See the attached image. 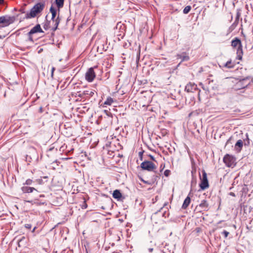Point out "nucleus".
<instances>
[{"instance_id": "nucleus-20", "label": "nucleus", "mask_w": 253, "mask_h": 253, "mask_svg": "<svg viewBox=\"0 0 253 253\" xmlns=\"http://www.w3.org/2000/svg\"><path fill=\"white\" fill-rule=\"evenodd\" d=\"M64 0H55L56 4L58 8L63 7Z\"/></svg>"}, {"instance_id": "nucleus-44", "label": "nucleus", "mask_w": 253, "mask_h": 253, "mask_svg": "<svg viewBox=\"0 0 253 253\" xmlns=\"http://www.w3.org/2000/svg\"><path fill=\"white\" fill-rule=\"evenodd\" d=\"M237 146V142L235 144V147H236Z\"/></svg>"}, {"instance_id": "nucleus-21", "label": "nucleus", "mask_w": 253, "mask_h": 253, "mask_svg": "<svg viewBox=\"0 0 253 253\" xmlns=\"http://www.w3.org/2000/svg\"><path fill=\"white\" fill-rule=\"evenodd\" d=\"M235 64L231 62V61H229L227 62L224 66L228 68H231L234 66Z\"/></svg>"}, {"instance_id": "nucleus-5", "label": "nucleus", "mask_w": 253, "mask_h": 253, "mask_svg": "<svg viewBox=\"0 0 253 253\" xmlns=\"http://www.w3.org/2000/svg\"><path fill=\"white\" fill-rule=\"evenodd\" d=\"M141 168L144 170H147L149 171H155L156 169L155 165L151 161H144L141 164Z\"/></svg>"}, {"instance_id": "nucleus-41", "label": "nucleus", "mask_w": 253, "mask_h": 253, "mask_svg": "<svg viewBox=\"0 0 253 253\" xmlns=\"http://www.w3.org/2000/svg\"><path fill=\"white\" fill-rule=\"evenodd\" d=\"M40 112H42V107H41L40 108Z\"/></svg>"}, {"instance_id": "nucleus-48", "label": "nucleus", "mask_w": 253, "mask_h": 253, "mask_svg": "<svg viewBox=\"0 0 253 253\" xmlns=\"http://www.w3.org/2000/svg\"><path fill=\"white\" fill-rule=\"evenodd\" d=\"M100 70V73H102L101 70Z\"/></svg>"}, {"instance_id": "nucleus-11", "label": "nucleus", "mask_w": 253, "mask_h": 253, "mask_svg": "<svg viewBox=\"0 0 253 253\" xmlns=\"http://www.w3.org/2000/svg\"><path fill=\"white\" fill-rule=\"evenodd\" d=\"M197 89V85L194 83H189L185 86V90L187 92H193Z\"/></svg>"}, {"instance_id": "nucleus-47", "label": "nucleus", "mask_w": 253, "mask_h": 253, "mask_svg": "<svg viewBox=\"0 0 253 253\" xmlns=\"http://www.w3.org/2000/svg\"><path fill=\"white\" fill-rule=\"evenodd\" d=\"M167 205V203H165L164 205V206H166Z\"/></svg>"}, {"instance_id": "nucleus-12", "label": "nucleus", "mask_w": 253, "mask_h": 253, "mask_svg": "<svg viewBox=\"0 0 253 253\" xmlns=\"http://www.w3.org/2000/svg\"><path fill=\"white\" fill-rule=\"evenodd\" d=\"M191 199L189 196H187L184 200L182 208L183 209H186L190 203Z\"/></svg>"}, {"instance_id": "nucleus-25", "label": "nucleus", "mask_w": 253, "mask_h": 253, "mask_svg": "<svg viewBox=\"0 0 253 253\" xmlns=\"http://www.w3.org/2000/svg\"><path fill=\"white\" fill-rule=\"evenodd\" d=\"M237 80L236 78H231L229 79L228 82L229 84L231 83H237Z\"/></svg>"}, {"instance_id": "nucleus-6", "label": "nucleus", "mask_w": 253, "mask_h": 253, "mask_svg": "<svg viewBox=\"0 0 253 253\" xmlns=\"http://www.w3.org/2000/svg\"><path fill=\"white\" fill-rule=\"evenodd\" d=\"M223 162L227 167L231 168L235 167L236 164L235 158L228 154L224 156Z\"/></svg>"}, {"instance_id": "nucleus-35", "label": "nucleus", "mask_w": 253, "mask_h": 253, "mask_svg": "<svg viewBox=\"0 0 253 253\" xmlns=\"http://www.w3.org/2000/svg\"><path fill=\"white\" fill-rule=\"evenodd\" d=\"M87 208V204L84 202V204L82 206L83 209H86Z\"/></svg>"}, {"instance_id": "nucleus-49", "label": "nucleus", "mask_w": 253, "mask_h": 253, "mask_svg": "<svg viewBox=\"0 0 253 253\" xmlns=\"http://www.w3.org/2000/svg\"><path fill=\"white\" fill-rule=\"evenodd\" d=\"M27 202H29V203H30V201H27Z\"/></svg>"}, {"instance_id": "nucleus-17", "label": "nucleus", "mask_w": 253, "mask_h": 253, "mask_svg": "<svg viewBox=\"0 0 253 253\" xmlns=\"http://www.w3.org/2000/svg\"><path fill=\"white\" fill-rule=\"evenodd\" d=\"M114 102V100L111 97H108L106 100L104 102L103 107H104V105H111Z\"/></svg>"}, {"instance_id": "nucleus-18", "label": "nucleus", "mask_w": 253, "mask_h": 253, "mask_svg": "<svg viewBox=\"0 0 253 253\" xmlns=\"http://www.w3.org/2000/svg\"><path fill=\"white\" fill-rule=\"evenodd\" d=\"M208 204L205 200L202 201L201 203L199 205V207L203 210H206L208 208Z\"/></svg>"}, {"instance_id": "nucleus-7", "label": "nucleus", "mask_w": 253, "mask_h": 253, "mask_svg": "<svg viewBox=\"0 0 253 253\" xmlns=\"http://www.w3.org/2000/svg\"><path fill=\"white\" fill-rule=\"evenodd\" d=\"M201 182L200 184V188L202 190H204L208 188L209 186L207 175L206 171L203 170L202 171V177L201 178Z\"/></svg>"}, {"instance_id": "nucleus-50", "label": "nucleus", "mask_w": 253, "mask_h": 253, "mask_svg": "<svg viewBox=\"0 0 253 253\" xmlns=\"http://www.w3.org/2000/svg\"><path fill=\"white\" fill-rule=\"evenodd\" d=\"M232 188H233V187H231V188H230V189L231 190V189H232Z\"/></svg>"}, {"instance_id": "nucleus-31", "label": "nucleus", "mask_w": 253, "mask_h": 253, "mask_svg": "<svg viewBox=\"0 0 253 253\" xmlns=\"http://www.w3.org/2000/svg\"><path fill=\"white\" fill-rule=\"evenodd\" d=\"M25 227L27 229H31L32 227V225L30 224H26L25 225Z\"/></svg>"}, {"instance_id": "nucleus-30", "label": "nucleus", "mask_w": 253, "mask_h": 253, "mask_svg": "<svg viewBox=\"0 0 253 253\" xmlns=\"http://www.w3.org/2000/svg\"><path fill=\"white\" fill-rule=\"evenodd\" d=\"M32 182V180L31 179H28L26 181L25 184L27 185H30Z\"/></svg>"}, {"instance_id": "nucleus-14", "label": "nucleus", "mask_w": 253, "mask_h": 253, "mask_svg": "<svg viewBox=\"0 0 253 253\" xmlns=\"http://www.w3.org/2000/svg\"><path fill=\"white\" fill-rule=\"evenodd\" d=\"M122 197V194L118 190H115L113 193V197L114 199H120Z\"/></svg>"}, {"instance_id": "nucleus-32", "label": "nucleus", "mask_w": 253, "mask_h": 253, "mask_svg": "<svg viewBox=\"0 0 253 253\" xmlns=\"http://www.w3.org/2000/svg\"><path fill=\"white\" fill-rule=\"evenodd\" d=\"M28 35V39H29V40L31 41V42H33V38L32 37V35Z\"/></svg>"}, {"instance_id": "nucleus-43", "label": "nucleus", "mask_w": 253, "mask_h": 253, "mask_svg": "<svg viewBox=\"0 0 253 253\" xmlns=\"http://www.w3.org/2000/svg\"><path fill=\"white\" fill-rule=\"evenodd\" d=\"M237 14L236 15V17H235V22L237 21Z\"/></svg>"}, {"instance_id": "nucleus-37", "label": "nucleus", "mask_w": 253, "mask_h": 253, "mask_svg": "<svg viewBox=\"0 0 253 253\" xmlns=\"http://www.w3.org/2000/svg\"><path fill=\"white\" fill-rule=\"evenodd\" d=\"M242 58V56L240 54H238V60H241Z\"/></svg>"}, {"instance_id": "nucleus-8", "label": "nucleus", "mask_w": 253, "mask_h": 253, "mask_svg": "<svg viewBox=\"0 0 253 253\" xmlns=\"http://www.w3.org/2000/svg\"><path fill=\"white\" fill-rule=\"evenodd\" d=\"M242 140H238V152L241 150L243 145L248 146L250 144V139L247 133L245 134V137H242Z\"/></svg>"}, {"instance_id": "nucleus-33", "label": "nucleus", "mask_w": 253, "mask_h": 253, "mask_svg": "<svg viewBox=\"0 0 253 253\" xmlns=\"http://www.w3.org/2000/svg\"><path fill=\"white\" fill-rule=\"evenodd\" d=\"M88 94H87V95L90 96H92L94 94V93L92 91H88Z\"/></svg>"}, {"instance_id": "nucleus-28", "label": "nucleus", "mask_w": 253, "mask_h": 253, "mask_svg": "<svg viewBox=\"0 0 253 253\" xmlns=\"http://www.w3.org/2000/svg\"><path fill=\"white\" fill-rule=\"evenodd\" d=\"M170 171L169 169H166L164 171V174L166 176H169V175L170 174Z\"/></svg>"}, {"instance_id": "nucleus-22", "label": "nucleus", "mask_w": 253, "mask_h": 253, "mask_svg": "<svg viewBox=\"0 0 253 253\" xmlns=\"http://www.w3.org/2000/svg\"><path fill=\"white\" fill-rule=\"evenodd\" d=\"M191 9V7L189 5L186 6L183 9V12L184 14H187L189 12Z\"/></svg>"}, {"instance_id": "nucleus-27", "label": "nucleus", "mask_w": 253, "mask_h": 253, "mask_svg": "<svg viewBox=\"0 0 253 253\" xmlns=\"http://www.w3.org/2000/svg\"><path fill=\"white\" fill-rule=\"evenodd\" d=\"M25 240V238L23 237L22 238L18 241V246L20 247L21 246L22 242Z\"/></svg>"}, {"instance_id": "nucleus-19", "label": "nucleus", "mask_w": 253, "mask_h": 253, "mask_svg": "<svg viewBox=\"0 0 253 253\" xmlns=\"http://www.w3.org/2000/svg\"><path fill=\"white\" fill-rule=\"evenodd\" d=\"M88 94V90H85L83 92L78 91L76 95L80 97H84V96L87 95Z\"/></svg>"}, {"instance_id": "nucleus-45", "label": "nucleus", "mask_w": 253, "mask_h": 253, "mask_svg": "<svg viewBox=\"0 0 253 253\" xmlns=\"http://www.w3.org/2000/svg\"><path fill=\"white\" fill-rule=\"evenodd\" d=\"M35 229H36V227H34V229H33V231H32V232H34V231H35Z\"/></svg>"}, {"instance_id": "nucleus-29", "label": "nucleus", "mask_w": 253, "mask_h": 253, "mask_svg": "<svg viewBox=\"0 0 253 253\" xmlns=\"http://www.w3.org/2000/svg\"><path fill=\"white\" fill-rule=\"evenodd\" d=\"M222 234L223 235H224V236L225 238H226L228 236V234H229V232L226 231H224L222 232Z\"/></svg>"}, {"instance_id": "nucleus-9", "label": "nucleus", "mask_w": 253, "mask_h": 253, "mask_svg": "<svg viewBox=\"0 0 253 253\" xmlns=\"http://www.w3.org/2000/svg\"><path fill=\"white\" fill-rule=\"evenodd\" d=\"M10 17H0V24H3V26H7L12 22L10 21Z\"/></svg>"}, {"instance_id": "nucleus-46", "label": "nucleus", "mask_w": 253, "mask_h": 253, "mask_svg": "<svg viewBox=\"0 0 253 253\" xmlns=\"http://www.w3.org/2000/svg\"><path fill=\"white\" fill-rule=\"evenodd\" d=\"M40 197H43V195H40Z\"/></svg>"}, {"instance_id": "nucleus-39", "label": "nucleus", "mask_w": 253, "mask_h": 253, "mask_svg": "<svg viewBox=\"0 0 253 253\" xmlns=\"http://www.w3.org/2000/svg\"><path fill=\"white\" fill-rule=\"evenodd\" d=\"M4 0H0V4H3Z\"/></svg>"}, {"instance_id": "nucleus-4", "label": "nucleus", "mask_w": 253, "mask_h": 253, "mask_svg": "<svg viewBox=\"0 0 253 253\" xmlns=\"http://www.w3.org/2000/svg\"><path fill=\"white\" fill-rule=\"evenodd\" d=\"M251 82V79L248 77L246 78L238 77V90L247 87L250 84Z\"/></svg>"}, {"instance_id": "nucleus-42", "label": "nucleus", "mask_w": 253, "mask_h": 253, "mask_svg": "<svg viewBox=\"0 0 253 253\" xmlns=\"http://www.w3.org/2000/svg\"><path fill=\"white\" fill-rule=\"evenodd\" d=\"M150 157L152 160H154V158L152 156H151Z\"/></svg>"}, {"instance_id": "nucleus-24", "label": "nucleus", "mask_w": 253, "mask_h": 253, "mask_svg": "<svg viewBox=\"0 0 253 253\" xmlns=\"http://www.w3.org/2000/svg\"><path fill=\"white\" fill-rule=\"evenodd\" d=\"M232 46L233 47L237 46V37L235 38L232 41Z\"/></svg>"}, {"instance_id": "nucleus-2", "label": "nucleus", "mask_w": 253, "mask_h": 253, "mask_svg": "<svg viewBox=\"0 0 253 253\" xmlns=\"http://www.w3.org/2000/svg\"><path fill=\"white\" fill-rule=\"evenodd\" d=\"M49 10L52 14V23L54 24V27H53V31H55L57 29L58 26L60 21V19L59 18V15H58V16L56 18L57 14L56 10L52 6L50 7Z\"/></svg>"}, {"instance_id": "nucleus-38", "label": "nucleus", "mask_w": 253, "mask_h": 253, "mask_svg": "<svg viewBox=\"0 0 253 253\" xmlns=\"http://www.w3.org/2000/svg\"><path fill=\"white\" fill-rule=\"evenodd\" d=\"M54 69H54V67H53V68H52V71H51V76H52H52H53V72H54Z\"/></svg>"}, {"instance_id": "nucleus-36", "label": "nucleus", "mask_w": 253, "mask_h": 253, "mask_svg": "<svg viewBox=\"0 0 253 253\" xmlns=\"http://www.w3.org/2000/svg\"><path fill=\"white\" fill-rule=\"evenodd\" d=\"M229 195L233 197H235V194L234 192H231L229 193Z\"/></svg>"}, {"instance_id": "nucleus-15", "label": "nucleus", "mask_w": 253, "mask_h": 253, "mask_svg": "<svg viewBox=\"0 0 253 253\" xmlns=\"http://www.w3.org/2000/svg\"><path fill=\"white\" fill-rule=\"evenodd\" d=\"M177 59H181V62L182 61H188L189 59V56L186 55L185 54H184L183 55L177 54Z\"/></svg>"}, {"instance_id": "nucleus-23", "label": "nucleus", "mask_w": 253, "mask_h": 253, "mask_svg": "<svg viewBox=\"0 0 253 253\" xmlns=\"http://www.w3.org/2000/svg\"><path fill=\"white\" fill-rule=\"evenodd\" d=\"M243 53L241 41L238 39V53Z\"/></svg>"}, {"instance_id": "nucleus-10", "label": "nucleus", "mask_w": 253, "mask_h": 253, "mask_svg": "<svg viewBox=\"0 0 253 253\" xmlns=\"http://www.w3.org/2000/svg\"><path fill=\"white\" fill-rule=\"evenodd\" d=\"M43 31L41 27L40 24H37L33 27L30 31L28 33V35H33L37 33H42Z\"/></svg>"}, {"instance_id": "nucleus-40", "label": "nucleus", "mask_w": 253, "mask_h": 253, "mask_svg": "<svg viewBox=\"0 0 253 253\" xmlns=\"http://www.w3.org/2000/svg\"><path fill=\"white\" fill-rule=\"evenodd\" d=\"M153 248H150V249H149V251L150 252H152L153 251Z\"/></svg>"}, {"instance_id": "nucleus-3", "label": "nucleus", "mask_w": 253, "mask_h": 253, "mask_svg": "<svg viewBox=\"0 0 253 253\" xmlns=\"http://www.w3.org/2000/svg\"><path fill=\"white\" fill-rule=\"evenodd\" d=\"M97 69L98 66H94L87 70L85 75V79L88 82L91 83L94 80L96 76L94 70Z\"/></svg>"}, {"instance_id": "nucleus-26", "label": "nucleus", "mask_w": 253, "mask_h": 253, "mask_svg": "<svg viewBox=\"0 0 253 253\" xmlns=\"http://www.w3.org/2000/svg\"><path fill=\"white\" fill-rule=\"evenodd\" d=\"M168 133V131L166 129H162L161 131V134L163 136H166Z\"/></svg>"}, {"instance_id": "nucleus-16", "label": "nucleus", "mask_w": 253, "mask_h": 253, "mask_svg": "<svg viewBox=\"0 0 253 253\" xmlns=\"http://www.w3.org/2000/svg\"><path fill=\"white\" fill-rule=\"evenodd\" d=\"M51 22H52V21H47L44 24V25L43 26V28H44V29L47 30L49 28H52V30H53V27H54V24L52 23L51 24Z\"/></svg>"}, {"instance_id": "nucleus-1", "label": "nucleus", "mask_w": 253, "mask_h": 253, "mask_svg": "<svg viewBox=\"0 0 253 253\" xmlns=\"http://www.w3.org/2000/svg\"><path fill=\"white\" fill-rule=\"evenodd\" d=\"M44 7L45 3L44 2L37 3L32 7L30 12L26 13L25 18L31 19L36 17L42 12Z\"/></svg>"}, {"instance_id": "nucleus-13", "label": "nucleus", "mask_w": 253, "mask_h": 253, "mask_svg": "<svg viewBox=\"0 0 253 253\" xmlns=\"http://www.w3.org/2000/svg\"><path fill=\"white\" fill-rule=\"evenodd\" d=\"M22 190L24 193H32L34 190H36V189L33 187L28 186L23 187Z\"/></svg>"}, {"instance_id": "nucleus-34", "label": "nucleus", "mask_w": 253, "mask_h": 253, "mask_svg": "<svg viewBox=\"0 0 253 253\" xmlns=\"http://www.w3.org/2000/svg\"><path fill=\"white\" fill-rule=\"evenodd\" d=\"M236 25L235 24H233L229 28L230 30H231V31L233 30L235 27Z\"/></svg>"}]
</instances>
